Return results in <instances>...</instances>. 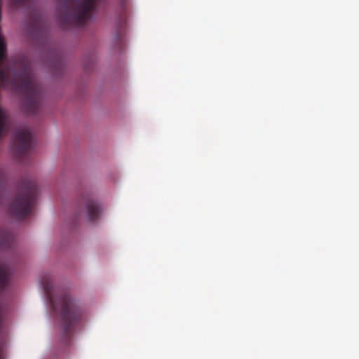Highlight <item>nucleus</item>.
Instances as JSON below:
<instances>
[{"mask_svg": "<svg viewBox=\"0 0 359 359\" xmlns=\"http://www.w3.org/2000/svg\"><path fill=\"white\" fill-rule=\"evenodd\" d=\"M100 0H60L58 18L64 28L81 27L91 18Z\"/></svg>", "mask_w": 359, "mask_h": 359, "instance_id": "obj_3", "label": "nucleus"}, {"mask_svg": "<svg viewBox=\"0 0 359 359\" xmlns=\"http://www.w3.org/2000/svg\"><path fill=\"white\" fill-rule=\"evenodd\" d=\"M10 271L4 265H0V291L3 290L8 284Z\"/></svg>", "mask_w": 359, "mask_h": 359, "instance_id": "obj_7", "label": "nucleus"}, {"mask_svg": "<svg viewBox=\"0 0 359 359\" xmlns=\"http://www.w3.org/2000/svg\"><path fill=\"white\" fill-rule=\"evenodd\" d=\"M31 0H12V4L16 7L24 6Z\"/></svg>", "mask_w": 359, "mask_h": 359, "instance_id": "obj_10", "label": "nucleus"}, {"mask_svg": "<svg viewBox=\"0 0 359 359\" xmlns=\"http://www.w3.org/2000/svg\"><path fill=\"white\" fill-rule=\"evenodd\" d=\"M121 37V34H118V38L120 39Z\"/></svg>", "mask_w": 359, "mask_h": 359, "instance_id": "obj_12", "label": "nucleus"}, {"mask_svg": "<svg viewBox=\"0 0 359 359\" xmlns=\"http://www.w3.org/2000/svg\"><path fill=\"white\" fill-rule=\"evenodd\" d=\"M39 194L36 182L26 177L18 183L16 196L9 206L10 212L18 219H23L30 214Z\"/></svg>", "mask_w": 359, "mask_h": 359, "instance_id": "obj_4", "label": "nucleus"}, {"mask_svg": "<svg viewBox=\"0 0 359 359\" xmlns=\"http://www.w3.org/2000/svg\"><path fill=\"white\" fill-rule=\"evenodd\" d=\"M5 122H6V114L4 111L0 108V137L2 136L4 128H5Z\"/></svg>", "mask_w": 359, "mask_h": 359, "instance_id": "obj_8", "label": "nucleus"}, {"mask_svg": "<svg viewBox=\"0 0 359 359\" xmlns=\"http://www.w3.org/2000/svg\"><path fill=\"white\" fill-rule=\"evenodd\" d=\"M41 27V22L39 19L35 20L33 25L29 27V32H31L33 29V31H37L38 29Z\"/></svg>", "mask_w": 359, "mask_h": 359, "instance_id": "obj_11", "label": "nucleus"}, {"mask_svg": "<svg viewBox=\"0 0 359 359\" xmlns=\"http://www.w3.org/2000/svg\"><path fill=\"white\" fill-rule=\"evenodd\" d=\"M86 206L88 219L90 222H93L98 218L101 212V207L98 203L89 200L86 201Z\"/></svg>", "mask_w": 359, "mask_h": 359, "instance_id": "obj_6", "label": "nucleus"}, {"mask_svg": "<svg viewBox=\"0 0 359 359\" xmlns=\"http://www.w3.org/2000/svg\"><path fill=\"white\" fill-rule=\"evenodd\" d=\"M41 284L53 309L60 313L63 331L62 339L64 344H68L74 327L81 318V311L66 292L55 297L53 296V286L50 274L45 273L41 276Z\"/></svg>", "mask_w": 359, "mask_h": 359, "instance_id": "obj_1", "label": "nucleus"}, {"mask_svg": "<svg viewBox=\"0 0 359 359\" xmlns=\"http://www.w3.org/2000/svg\"><path fill=\"white\" fill-rule=\"evenodd\" d=\"M8 69L0 67V83H4L7 80Z\"/></svg>", "mask_w": 359, "mask_h": 359, "instance_id": "obj_9", "label": "nucleus"}, {"mask_svg": "<svg viewBox=\"0 0 359 359\" xmlns=\"http://www.w3.org/2000/svg\"><path fill=\"white\" fill-rule=\"evenodd\" d=\"M33 147V136L27 128L16 130L13 137V151L15 157L22 161Z\"/></svg>", "mask_w": 359, "mask_h": 359, "instance_id": "obj_5", "label": "nucleus"}, {"mask_svg": "<svg viewBox=\"0 0 359 359\" xmlns=\"http://www.w3.org/2000/svg\"><path fill=\"white\" fill-rule=\"evenodd\" d=\"M16 78L22 94V106L24 110L28 114H35L41 106L42 94L29 62H21Z\"/></svg>", "mask_w": 359, "mask_h": 359, "instance_id": "obj_2", "label": "nucleus"}]
</instances>
